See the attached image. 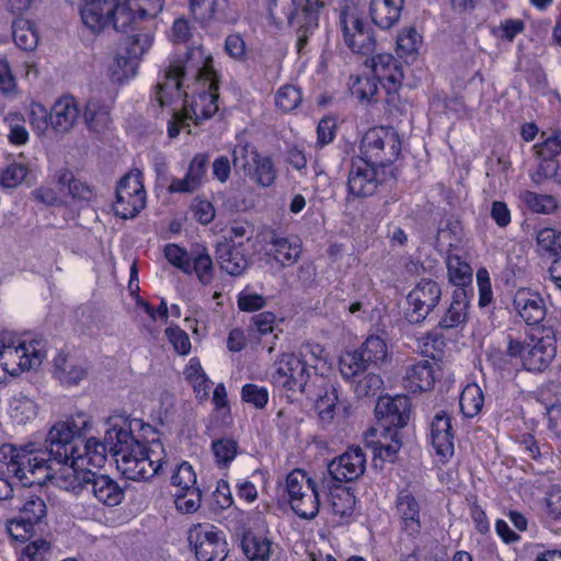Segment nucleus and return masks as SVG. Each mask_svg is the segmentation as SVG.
Returning a JSON list of instances; mask_svg holds the SVG:
<instances>
[{
	"label": "nucleus",
	"mask_w": 561,
	"mask_h": 561,
	"mask_svg": "<svg viewBox=\"0 0 561 561\" xmlns=\"http://www.w3.org/2000/svg\"><path fill=\"white\" fill-rule=\"evenodd\" d=\"M157 101L160 106L184 98V111L174 112L168 124L170 138L188 126V121L199 124L218 111L219 75L214 68L213 57L201 47L191 48L183 58L173 59L164 73V81L157 84Z\"/></svg>",
	"instance_id": "nucleus-1"
},
{
	"label": "nucleus",
	"mask_w": 561,
	"mask_h": 561,
	"mask_svg": "<svg viewBox=\"0 0 561 561\" xmlns=\"http://www.w3.org/2000/svg\"><path fill=\"white\" fill-rule=\"evenodd\" d=\"M107 425L105 447L116 457L117 468L126 479L148 481L163 470L167 454L151 425L122 416L110 417Z\"/></svg>",
	"instance_id": "nucleus-2"
},
{
	"label": "nucleus",
	"mask_w": 561,
	"mask_h": 561,
	"mask_svg": "<svg viewBox=\"0 0 561 561\" xmlns=\"http://www.w3.org/2000/svg\"><path fill=\"white\" fill-rule=\"evenodd\" d=\"M34 443L3 444L0 447V472L16 478L23 486L43 485L54 477V467Z\"/></svg>",
	"instance_id": "nucleus-3"
},
{
	"label": "nucleus",
	"mask_w": 561,
	"mask_h": 561,
	"mask_svg": "<svg viewBox=\"0 0 561 561\" xmlns=\"http://www.w3.org/2000/svg\"><path fill=\"white\" fill-rule=\"evenodd\" d=\"M92 427L91 419L84 413H78L67 421L55 423L45 438L46 458L51 467L66 465L72 459H81L80 453L83 437Z\"/></svg>",
	"instance_id": "nucleus-4"
},
{
	"label": "nucleus",
	"mask_w": 561,
	"mask_h": 561,
	"mask_svg": "<svg viewBox=\"0 0 561 561\" xmlns=\"http://www.w3.org/2000/svg\"><path fill=\"white\" fill-rule=\"evenodd\" d=\"M324 7L321 0H271L268 4L270 18L280 23L285 18L296 30V48L299 55L306 53L309 38L319 25L320 9Z\"/></svg>",
	"instance_id": "nucleus-5"
},
{
	"label": "nucleus",
	"mask_w": 561,
	"mask_h": 561,
	"mask_svg": "<svg viewBox=\"0 0 561 561\" xmlns=\"http://www.w3.org/2000/svg\"><path fill=\"white\" fill-rule=\"evenodd\" d=\"M396 508L400 531L397 552L400 561L420 560L421 508L415 496L407 489L398 493Z\"/></svg>",
	"instance_id": "nucleus-6"
},
{
	"label": "nucleus",
	"mask_w": 561,
	"mask_h": 561,
	"mask_svg": "<svg viewBox=\"0 0 561 561\" xmlns=\"http://www.w3.org/2000/svg\"><path fill=\"white\" fill-rule=\"evenodd\" d=\"M360 156L356 157L380 168L392 164L401 153V140L392 127H374L362 138Z\"/></svg>",
	"instance_id": "nucleus-7"
},
{
	"label": "nucleus",
	"mask_w": 561,
	"mask_h": 561,
	"mask_svg": "<svg viewBox=\"0 0 561 561\" xmlns=\"http://www.w3.org/2000/svg\"><path fill=\"white\" fill-rule=\"evenodd\" d=\"M291 510L304 519H313L320 508L319 489L316 482L300 469L289 472L285 480Z\"/></svg>",
	"instance_id": "nucleus-8"
},
{
	"label": "nucleus",
	"mask_w": 561,
	"mask_h": 561,
	"mask_svg": "<svg viewBox=\"0 0 561 561\" xmlns=\"http://www.w3.org/2000/svg\"><path fill=\"white\" fill-rule=\"evenodd\" d=\"M232 164L237 172L242 171L253 183L270 187L275 183L277 170L268 156H262L250 145H238L232 151Z\"/></svg>",
	"instance_id": "nucleus-9"
},
{
	"label": "nucleus",
	"mask_w": 561,
	"mask_h": 561,
	"mask_svg": "<svg viewBox=\"0 0 561 561\" xmlns=\"http://www.w3.org/2000/svg\"><path fill=\"white\" fill-rule=\"evenodd\" d=\"M46 352L41 340L21 341L18 344L8 333H0V370L9 371V366L18 365L28 370L41 365Z\"/></svg>",
	"instance_id": "nucleus-10"
},
{
	"label": "nucleus",
	"mask_w": 561,
	"mask_h": 561,
	"mask_svg": "<svg viewBox=\"0 0 561 561\" xmlns=\"http://www.w3.org/2000/svg\"><path fill=\"white\" fill-rule=\"evenodd\" d=\"M164 0L115 1L112 25L117 32L127 33L144 22L153 20L163 9Z\"/></svg>",
	"instance_id": "nucleus-11"
},
{
	"label": "nucleus",
	"mask_w": 561,
	"mask_h": 561,
	"mask_svg": "<svg viewBox=\"0 0 561 561\" xmlns=\"http://www.w3.org/2000/svg\"><path fill=\"white\" fill-rule=\"evenodd\" d=\"M275 366L276 371L273 375V380L276 385L290 391H300L307 396L312 393L308 385L310 379L309 366L299 356L284 353L275 362Z\"/></svg>",
	"instance_id": "nucleus-12"
},
{
	"label": "nucleus",
	"mask_w": 561,
	"mask_h": 561,
	"mask_svg": "<svg viewBox=\"0 0 561 561\" xmlns=\"http://www.w3.org/2000/svg\"><path fill=\"white\" fill-rule=\"evenodd\" d=\"M543 335L533 339L531 343H523V353L518 355L522 366L530 373H542L557 355L556 332L552 327H543Z\"/></svg>",
	"instance_id": "nucleus-13"
},
{
	"label": "nucleus",
	"mask_w": 561,
	"mask_h": 561,
	"mask_svg": "<svg viewBox=\"0 0 561 561\" xmlns=\"http://www.w3.org/2000/svg\"><path fill=\"white\" fill-rule=\"evenodd\" d=\"M440 298V285L431 278H422L407 297L410 306L405 313L407 320L410 323L423 322L434 311Z\"/></svg>",
	"instance_id": "nucleus-14"
},
{
	"label": "nucleus",
	"mask_w": 561,
	"mask_h": 561,
	"mask_svg": "<svg viewBox=\"0 0 561 561\" xmlns=\"http://www.w3.org/2000/svg\"><path fill=\"white\" fill-rule=\"evenodd\" d=\"M198 561H224L228 556L227 541L221 531L214 526H198L188 536Z\"/></svg>",
	"instance_id": "nucleus-15"
},
{
	"label": "nucleus",
	"mask_w": 561,
	"mask_h": 561,
	"mask_svg": "<svg viewBox=\"0 0 561 561\" xmlns=\"http://www.w3.org/2000/svg\"><path fill=\"white\" fill-rule=\"evenodd\" d=\"M379 169L381 168L362 159H352L347 179L348 193L359 198L374 195L383 181L379 176Z\"/></svg>",
	"instance_id": "nucleus-16"
},
{
	"label": "nucleus",
	"mask_w": 561,
	"mask_h": 561,
	"mask_svg": "<svg viewBox=\"0 0 561 561\" xmlns=\"http://www.w3.org/2000/svg\"><path fill=\"white\" fill-rule=\"evenodd\" d=\"M411 403L407 396L383 397L375 407L376 416L385 432L403 428L410 419Z\"/></svg>",
	"instance_id": "nucleus-17"
},
{
	"label": "nucleus",
	"mask_w": 561,
	"mask_h": 561,
	"mask_svg": "<svg viewBox=\"0 0 561 561\" xmlns=\"http://www.w3.org/2000/svg\"><path fill=\"white\" fill-rule=\"evenodd\" d=\"M340 24L345 44L352 51L362 55L373 54L376 49V39L370 28L353 13L342 11Z\"/></svg>",
	"instance_id": "nucleus-18"
},
{
	"label": "nucleus",
	"mask_w": 561,
	"mask_h": 561,
	"mask_svg": "<svg viewBox=\"0 0 561 561\" xmlns=\"http://www.w3.org/2000/svg\"><path fill=\"white\" fill-rule=\"evenodd\" d=\"M84 458L72 459L66 465L54 466V477L50 480H56V484L70 491L75 494H80L84 490H89L90 482L94 472L90 469H83Z\"/></svg>",
	"instance_id": "nucleus-19"
},
{
	"label": "nucleus",
	"mask_w": 561,
	"mask_h": 561,
	"mask_svg": "<svg viewBox=\"0 0 561 561\" xmlns=\"http://www.w3.org/2000/svg\"><path fill=\"white\" fill-rule=\"evenodd\" d=\"M388 94L397 93L404 78L400 60L390 54H377L365 61Z\"/></svg>",
	"instance_id": "nucleus-20"
},
{
	"label": "nucleus",
	"mask_w": 561,
	"mask_h": 561,
	"mask_svg": "<svg viewBox=\"0 0 561 561\" xmlns=\"http://www.w3.org/2000/svg\"><path fill=\"white\" fill-rule=\"evenodd\" d=\"M366 469V456L360 447H351L328 465V472L336 482L354 481Z\"/></svg>",
	"instance_id": "nucleus-21"
},
{
	"label": "nucleus",
	"mask_w": 561,
	"mask_h": 561,
	"mask_svg": "<svg viewBox=\"0 0 561 561\" xmlns=\"http://www.w3.org/2000/svg\"><path fill=\"white\" fill-rule=\"evenodd\" d=\"M82 108L72 95L59 98L50 108V127L57 134L71 131L81 118Z\"/></svg>",
	"instance_id": "nucleus-22"
},
{
	"label": "nucleus",
	"mask_w": 561,
	"mask_h": 561,
	"mask_svg": "<svg viewBox=\"0 0 561 561\" xmlns=\"http://www.w3.org/2000/svg\"><path fill=\"white\" fill-rule=\"evenodd\" d=\"M116 0H84L80 10L83 24L92 32H101L112 24Z\"/></svg>",
	"instance_id": "nucleus-23"
},
{
	"label": "nucleus",
	"mask_w": 561,
	"mask_h": 561,
	"mask_svg": "<svg viewBox=\"0 0 561 561\" xmlns=\"http://www.w3.org/2000/svg\"><path fill=\"white\" fill-rule=\"evenodd\" d=\"M431 442L437 455L447 457L454 454L451 419L445 411L437 412L431 422Z\"/></svg>",
	"instance_id": "nucleus-24"
},
{
	"label": "nucleus",
	"mask_w": 561,
	"mask_h": 561,
	"mask_svg": "<svg viewBox=\"0 0 561 561\" xmlns=\"http://www.w3.org/2000/svg\"><path fill=\"white\" fill-rule=\"evenodd\" d=\"M243 241L238 245L221 242L216 248V259L221 267L231 276L241 275L250 265L249 256L242 250Z\"/></svg>",
	"instance_id": "nucleus-25"
},
{
	"label": "nucleus",
	"mask_w": 561,
	"mask_h": 561,
	"mask_svg": "<svg viewBox=\"0 0 561 561\" xmlns=\"http://www.w3.org/2000/svg\"><path fill=\"white\" fill-rule=\"evenodd\" d=\"M513 302L516 311L528 325L539 324L546 317L545 300L537 293L518 290Z\"/></svg>",
	"instance_id": "nucleus-26"
},
{
	"label": "nucleus",
	"mask_w": 561,
	"mask_h": 561,
	"mask_svg": "<svg viewBox=\"0 0 561 561\" xmlns=\"http://www.w3.org/2000/svg\"><path fill=\"white\" fill-rule=\"evenodd\" d=\"M404 0H370L369 16L381 30H390L400 20Z\"/></svg>",
	"instance_id": "nucleus-27"
},
{
	"label": "nucleus",
	"mask_w": 561,
	"mask_h": 561,
	"mask_svg": "<svg viewBox=\"0 0 561 561\" xmlns=\"http://www.w3.org/2000/svg\"><path fill=\"white\" fill-rule=\"evenodd\" d=\"M435 363L422 359L408 367L404 377V387L410 392L431 390L435 385Z\"/></svg>",
	"instance_id": "nucleus-28"
},
{
	"label": "nucleus",
	"mask_w": 561,
	"mask_h": 561,
	"mask_svg": "<svg viewBox=\"0 0 561 561\" xmlns=\"http://www.w3.org/2000/svg\"><path fill=\"white\" fill-rule=\"evenodd\" d=\"M81 108V118L89 131L101 134L110 128L112 122L110 107L103 101L95 98L89 99Z\"/></svg>",
	"instance_id": "nucleus-29"
},
{
	"label": "nucleus",
	"mask_w": 561,
	"mask_h": 561,
	"mask_svg": "<svg viewBox=\"0 0 561 561\" xmlns=\"http://www.w3.org/2000/svg\"><path fill=\"white\" fill-rule=\"evenodd\" d=\"M89 490L94 494L99 502L106 506H116L124 499V491L118 483L106 474H96L92 477Z\"/></svg>",
	"instance_id": "nucleus-30"
},
{
	"label": "nucleus",
	"mask_w": 561,
	"mask_h": 561,
	"mask_svg": "<svg viewBox=\"0 0 561 561\" xmlns=\"http://www.w3.org/2000/svg\"><path fill=\"white\" fill-rule=\"evenodd\" d=\"M270 249L267 254L273 256L275 261L282 265H290L295 263L300 253V243L297 237H280L276 233H272L268 241Z\"/></svg>",
	"instance_id": "nucleus-31"
},
{
	"label": "nucleus",
	"mask_w": 561,
	"mask_h": 561,
	"mask_svg": "<svg viewBox=\"0 0 561 561\" xmlns=\"http://www.w3.org/2000/svg\"><path fill=\"white\" fill-rule=\"evenodd\" d=\"M54 374L65 385H78L87 378V367L64 353H59L54 359Z\"/></svg>",
	"instance_id": "nucleus-32"
},
{
	"label": "nucleus",
	"mask_w": 561,
	"mask_h": 561,
	"mask_svg": "<svg viewBox=\"0 0 561 561\" xmlns=\"http://www.w3.org/2000/svg\"><path fill=\"white\" fill-rule=\"evenodd\" d=\"M314 381H320V386L324 390L323 394H319L316 400L314 408L321 425L328 426L334 419L335 409L339 403L337 390L332 383L327 382L323 377L316 376Z\"/></svg>",
	"instance_id": "nucleus-33"
},
{
	"label": "nucleus",
	"mask_w": 561,
	"mask_h": 561,
	"mask_svg": "<svg viewBox=\"0 0 561 561\" xmlns=\"http://www.w3.org/2000/svg\"><path fill=\"white\" fill-rule=\"evenodd\" d=\"M241 548L249 561H268L272 542L266 537L249 531L242 537Z\"/></svg>",
	"instance_id": "nucleus-34"
},
{
	"label": "nucleus",
	"mask_w": 561,
	"mask_h": 561,
	"mask_svg": "<svg viewBox=\"0 0 561 561\" xmlns=\"http://www.w3.org/2000/svg\"><path fill=\"white\" fill-rule=\"evenodd\" d=\"M506 350L492 348L488 353V359L497 370H507L511 366V358H518L523 353V342L508 334L506 337Z\"/></svg>",
	"instance_id": "nucleus-35"
},
{
	"label": "nucleus",
	"mask_w": 561,
	"mask_h": 561,
	"mask_svg": "<svg viewBox=\"0 0 561 561\" xmlns=\"http://www.w3.org/2000/svg\"><path fill=\"white\" fill-rule=\"evenodd\" d=\"M9 413L16 424H25L37 415L36 403L23 393L14 394L9 403Z\"/></svg>",
	"instance_id": "nucleus-36"
},
{
	"label": "nucleus",
	"mask_w": 561,
	"mask_h": 561,
	"mask_svg": "<svg viewBox=\"0 0 561 561\" xmlns=\"http://www.w3.org/2000/svg\"><path fill=\"white\" fill-rule=\"evenodd\" d=\"M12 36L16 46L23 50H33L38 43L35 26L28 20H15L12 24Z\"/></svg>",
	"instance_id": "nucleus-37"
},
{
	"label": "nucleus",
	"mask_w": 561,
	"mask_h": 561,
	"mask_svg": "<svg viewBox=\"0 0 561 561\" xmlns=\"http://www.w3.org/2000/svg\"><path fill=\"white\" fill-rule=\"evenodd\" d=\"M484 404V397L481 388L477 383H469L460 394L459 405L466 417L478 415Z\"/></svg>",
	"instance_id": "nucleus-38"
},
{
	"label": "nucleus",
	"mask_w": 561,
	"mask_h": 561,
	"mask_svg": "<svg viewBox=\"0 0 561 561\" xmlns=\"http://www.w3.org/2000/svg\"><path fill=\"white\" fill-rule=\"evenodd\" d=\"M56 181L61 188H67L73 198L89 201L92 197L90 186L76 179L68 169H61L56 173Z\"/></svg>",
	"instance_id": "nucleus-39"
},
{
	"label": "nucleus",
	"mask_w": 561,
	"mask_h": 561,
	"mask_svg": "<svg viewBox=\"0 0 561 561\" xmlns=\"http://www.w3.org/2000/svg\"><path fill=\"white\" fill-rule=\"evenodd\" d=\"M378 80L375 76H357L350 78V90L353 96L360 102H376Z\"/></svg>",
	"instance_id": "nucleus-40"
},
{
	"label": "nucleus",
	"mask_w": 561,
	"mask_h": 561,
	"mask_svg": "<svg viewBox=\"0 0 561 561\" xmlns=\"http://www.w3.org/2000/svg\"><path fill=\"white\" fill-rule=\"evenodd\" d=\"M190 10L194 19L201 23L224 20L218 0H190Z\"/></svg>",
	"instance_id": "nucleus-41"
},
{
	"label": "nucleus",
	"mask_w": 561,
	"mask_h": 561,
	"mask_svg": "<svg viewBox=\"0 0 561 561\" xmlns=\"http://www.w3.org/2000/svg\"><path fill=\"white\" fill-rule=\"evenodd\" d=\"M519 198L531 211L538 214H551L558 207L557 198L550 194L524 191L519 194Z\"/></svg>",
	"instance_id": "nucleus-42"
},
{
	"label": "nucleus",
	"mask_w": 561,
	"mask_h": 561,
	"mask_svg": "<svg viewBox=\"0 0 561 561\" xmlns=\"http://www.w3.org/2000/svg\"><path fill=\"white\" fill-rule=\"evenodd\" d=\"M46 515V503L37 495L27 497L19 511V516L23 518V522H26V525H32L33 527L39 524Z\"/></svg>",
	"instance_id": "nucleus-43"
},
{
	"label": "nucleus",
	"mask_w": 561,
	"mask_h": 561,
	"mask_svg": "<svg viewBox=\"0 0 561 561\" xmlns=\"http://www.w3.org/2000/svg\"><path fill=\"white\" fill-rule=\"evenodd\" d=\"M448 279L454 286L472 285V268L458 255L447 259Z\"/></svg>",
	"instance_id": "nucleus-44"
},
{
	"label": "nucleus",
	"mask_w": 561,
	"mask_h": 561,
	"mask_svg": "<svg viewBox=\"0 0 561 561\" xmlns=\"http://www.w3.org/2000/svg\"><path fill=\"white\" fill-rule=\"evenodd\" d=\"M138 60L134 59L130 55L118 53L110 67L111 79L114 82H123L136 75Z\"/></svg>",
	"instance_id": "nucleus-45"
},
{
	"label": "nucleus",
	"mask_w": 561,
	"mask_h": 561,
	"mask_svg": "<svg viewBox=\"0 0 561 561\" xmlns=\"http://www.w3.org/2000/svg\"><path fill=\"white\" fill-rule=\"evenodd\" d=\"M368 365H377L383 362L387 357V345L385 341L377 336L370 335L363 343L360 348L357 351Z\"/></svg>",
	"instance_id": "nucleus-46"
},
{
	"label": "nucleus",
	"mask_w": 561,
	"mask_h": 561,
	"mask_svg": "<svg viewBox=\"0 0 561 561\" xmlns=\"http://www.w3.org/2000/svg\"><path fill=\"white\" fill-rule=\"evenodd\" d=\"M192 272H195L199 282L208 285L214 278V265L211 257L205 248H196L192 257Z\"/></svg>",
	"instance_id": "nucleus-47"
},
{
	"label": "nucleus",
	"mask_w": 561,
	"mask_h": 561,
	"mask_svg": "<svg viewBox=\"0 0 561 561\" xmlns=\"http://www.w3.org/2000/svg\"><path fill=\"white\" fill-rule=\"evenodd\" d=\"M385 439L390 438L389 443H380L378 442L374 447L375 457H379L383 461L394 462L397 459V454L402 446V436L401 433L397 430L385 432Z\"/></svg>",
	"instance_id": "nucleus-48"
},
{
	"label": "nucleus",
	"mask_w": 561,
	"mask_h": 561,
	"mask_svg": "<svg viewBox=\"0 0 561 561\" xmlns=\"http://www.w3.org/2000/svg\"><path fill=\"white\" fill-rule=\"evenodd\" d=\"M238 448V442L232 438H219L211 443V450L220 467H227L236 458Z\"/></svg>",
	"instance_id": "nucleus-49"
},
{
	"label": "nucleus",
	"mask_w": 561,
	"mask_h": 561,
	"mask_svg": "<svg viewBox=\"0 0 561 561\" xmlns=\"http://www.w3.org/2000/svg\"><path fill=\"white\" fill-rule=\"evenodd\" d=\"M146 198L141 197L139 194L130 197L119 198V195L116 194V201L114 203L113 209L116 216L128 219L136 217L141 209L145 208Z\"/></svg>",
	"instance_id": "nucleus-50"
},
{
	"label": "nucleus",
	"mask_w": 561,
	"mask_h": 561,
	"mask_svg": "<svg viewBox=\"0 0 561 561\" xmlns=\"http://www.w3.org/2000/svg\"><path fill=\"white\" fill-rule=\"evenodd\" d=\"M117 195L123 199L124 197H128L130 199L134 195H140L146 198V191L141 181V173L139 171L133 173H128L124 175L117 185L116 188Z\"/></svg>",
	"instance_id": "nucleus-51"
},
{
	"label": "nucleus",
	"mask_w": 561,
	"mask_h": 561,
	"mask_svg": "<svg viewBox=\"0 0 561 561\" xmlns=\"http://www.w3.org/2000/svg\"><path fill=\"white\" fill-rule=\"evenodd\" d=\"M84 454L82 457L84 458V465H91L94 467H101L105 461V454L108 451V448L105 447V439L100 442L95 438H83V443L81 445Z\"/></svg>",
	"instance_id": "nucleus-52"
},
{
	"label": "nucleus",
	"mask_w": 561,
	"mask_h": 561,
	"mask_svg": "<svg viewBox=\"0 0 561 561\" xmlns=\"http://www.w3.org/2000/svg\"><path fill=\"white\" fill-rule=\"evenodd\" d=\"M152 35L148 32H140L128 36L124 42V51L138 60L150 48Z\"/></svg>",
	"instance_id": "nucleus-53"
},
{
	"label": "nucleus",
	"mask_w": 561,
	"mask_h": 561,
	"mask_svg": "<svg viewBox=\"0 0 561 561\" xmlns=\"http://www.w3.org/2000/svg\"><path fill=\"white\" fill-rule=\"evenodd\" d=\"M194 254V250L190 253L176 245V244H167L164 248V256L165 259L175 267L180 268L185 274L192 273V257Z\"/></svg>",
	"instance_id": "nucleus-54"
},
{
	"label": "nucleus",
	"mask_w": 561,
	"mask_h": 561,
	"mask_svg": "<svg viewBox=\"0 0 561 561\" xmlns=\"http://www.w3.org/2000/svg\"><path fill=\"white\" fill-rule=\"evenodd\" d=\"M28 174V169L21 162H11L1 172L0 185L5 188H15L21 185Z\"/></svg>",
	"instance_id": "nucleus-55"
},
{
	"label": "nucleus",
	"mask_w": 561,
	"mask_h": 561,
	"mask_svg": "<svg viewBox=\"0 0 561 561\" xmlns=\"http://www.w3.org/2000/svg\"><path fill=\"white\" fill-rule=\"evenodd\" d=\"M368 366L369 365L364 362V358L357 351L353 353H346L340 359V371L345 379L358 377L360 373L368 368Z\"/></svg>",
	"instance_id": "nucleus-56"
},
{
	"label": "nucleus",
	"mask_w": 561,
	"mask_h": 561,
	"mask_svg": "<svg viewBox=\"0 0 561 561\" xmlns=\"http://www.w3.org/2000/svg\"><path fill=\"white\" fill-rule=\"evenodd\" d=\"M355 503V496L347 489H337L331 493V506L334 515L341 517L352 515Z\"/></svg>",
	"instance_id": "nucleus-57"
},
{
	"label": "nucleus",
	"mask_w": 561,
	"mask_h": 561,
	"mask_svg": "<svg viewBox=\"0 0 561 561\" xmlns=\"http://www.w3.org/2000/svg\"><path fill=\"white\" fill-rule=\"evenodd\" d=\"M382 383L379 375L369 373L355 381L354 391L357 398H374L379 396Z\"/></svg>",
	"instance_id": "nucleus-58"
},
{
	"label": "nucleus",
	"mask_w": 561,
	"mask_h": 561,
	"mask_svg": "<svg viewBox=\"0 0 561 561\" xmlns=\"http://www.w3.org/2000/svg\"><path fill=\"white\" fill-rule=\"evenodd\" d=\"M9 127L8 138L11 144L24 145L28 140V131L26 130L24 117L19 113H9L4 118Z\"/></svg>",
	"instance_id": "nucleus-59"
},
{
	"label": "nucleus",
	"mask_w": 561,
	"mask_h": 561,
	"mask_svg": "<svg viewBox=\"0 0 561 561\" xmlns=\"http://www.w3.org/2000/svg\"><path fill=\"white\" fill-rule=\"evenodd\" d=\"M202 491L199 488H192L188 490L178 491L175 505L176 508L183 513L191 514L201 507Z\"/></svg>",
	"instance_id": "nucleus-60"
},
{
	"label": "nucleus",
	"mask_w": 561,
	"mask_h": 561,
	"mask_svg": "<svg viewBox=\"0 0 561 561\" xmlns=\"http://www.w3.org/2000/svg\"><path fill=\"white\" fill-rule=\"evenodd\" d=\"M301 102V92L295 85H284L275 95V103L284 112L295 110Z\"/></svg>",
	"instance_id": "nucleus-61"
},
{
	"label": "nucleus",
	"mask_w": 561,
	"mask_h": 561,
	"mask_svg": "<svg viewBox=\"0 0 561 561\" xmlns=\"http://www.w3.org/2000/svg\"><path fill=\"white\" fill-rule=\"evenodd\" d=\"M171 483L179 488V491L196 488V473L193 467L187 461L178 465L172 473Z\"/></svg>",
	"instance_id": "nucleus-62"
},
{
	"label": "nucleus",
	"mask_w": 561,
	"mask_h": 561,
	"mask_svg": "<svg viewBox=\"0 0 561 561\" xmlns=\"http://www.w3.org/2000/svg\"><path fill=\"white\" fill-rule=\"evenodd\" d=\"M538 247L552 255L561 254V232L552 228H543L537 233Z\"/></svg>",
	"instance_id": "nucleus-63"
},
{
	"label": "nucleus",
	"mask_w": 561,
	"mask_h": 561,
	"mask_svg": "<svg viewBox=\"0 0 561 561\" xmlns=\"http://www.w3.org/2000/svg\"><path fill=\"white\" fill-rule=\"evenodd\" d=\"M421 36L415 28L402 31L397 37V51L402 56H410L417 51Z\"/></svg>",
	"instance_id": "nucleus-64"
}]
</instances>
